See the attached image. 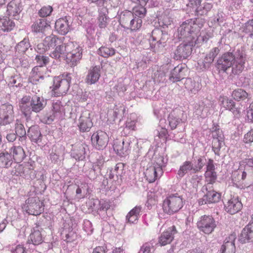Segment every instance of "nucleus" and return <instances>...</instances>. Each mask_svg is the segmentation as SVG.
Returning a JSON list of instances; mask_svg holds the SVG:
<instances>
[{
  "label": "nucleus",
  "instance_id": "nucleus-1",
  "mask_svg": "<svg viewBox=\"0 0 253 253\" xmlns=\"http://www.w3.org/2000/svg\"><path fill=\"white\" fill-rule=\"evenodd\" d=\"M247 55L242 47L234 49L232 52L223 53L217 60L215 68L219 73H225L232 68V73L239 75L244 69Z\"/></svg>",
  "mask_w": 253,
  "mask_h": 253
},
{
  "label": "nucleus",
  "instance_id": "nucleus-2",
  "mask_svg": "<svg viewBox=\"0 0 253 253\" xmlns=\"http://www.w3.org/2000/svg\"><path fill=\"white\" fill-rule=\"evenodd\" d=\"M184 202L182 196H178L177 194L170 195L163 202V212L169 215H172L183 207Z\"/></svg>",
  "mask_w": 253,
  "mask_h": 253
},
{
  "label": "nucleus",
  "instance_id": "nucleus-3",
  "mask_svg": "<svg viewBox=\"0 0 253 253\" xmlns=\"http://www.w3.org/2000/svg\"><path fill=\"white\" fill-rule=\"evenodd\" d=\"M197 20V19H190L183 22L177 29L178 38H189V41L194 39L196 32L199 30Z\"/></svg>",
  "mask_w": 253,
  "mask_h": 253
},
{
  "label": "nucleus",
  "instance_id": "nucleus-4",
  "mask_svg": "<svg viewBox=\"0 0 253 253\" xmlns=\"http://www.w3.org/2000/svg\"><path fill=\"white\" fill-rule=\"evenodd\" d=\"M151 37L152 42L150 40V45L151 48L164 47L169 38L167 32L159 28L154 29L151 32Z\"/></svg>",
  "mask_w": 253,
  "mask_h": 253
},
{
  "label": "nucleus",
  "instance_id": "nucleus-5",
  "mask_svg": "<svg viewBox=\"0 0 253 253\" xmlns=\"http://www.w3.org/2000/svg\"><path fill=\"white\" fill-rule=\"evenodd\" d=\"M25 203L26 204L23 209L29 214L37 215L43 211V203L40 200L39 197L29 198Z\"/></svg>",
  "mask_w": 253,
  "mask_h": 253
},
{
  "label": "nucleus",
  "instance_id": "nucleus-6",
  "mask_svg": "<svg viewBox=\"0 0 253 253\" xmlns=\"http://www.w3.org/2000/svg\"><path fill=\"white\" fill-rule=\"evenodd\" d=\"M48 222V221L45 218H43L42 220L35 224L36 226L33 227V230L29 236L28 242H31L34 245H39L42 244L43 240L41 231L45 228V223Z\"/></svg>",
  "mask_w": 253,
  "mask_h": 253
},
{
  "label": "nucleus",
  "instance_id": "nucleus-7",
  "mask_svg": "<svg viewBox=\"0 0 253 253\" xmlns=\"http://www.w3.org/2000/svg\"><path fill=\"white\" fill-rule=\"evenodd\" d=\"M198 229L205 234H209L213 231L216 226L215 221L210 215L202 216L197 223Z\"/></svg>",
  "mask_w": 253,
  "mask_h": 253
},
{
  "label": "nucleus",
  "instance_id": "nucleus-8",
  "mask_svg": "<svg viewBox=\"0 0 253 253\" xmlns=\"http://www.w3.org/2000/svg\"><path fill=\"white\" fill-rule=\"evenodd\" d=\"M169 126L170 128L173 130L182 125L186 121V116L184 112L180 109L173 110L169 114L168 117Z\"/></svg>",
  "mask_w": 253,
  "mask_h": 253
},
{
  "label": "nucleus",
  "instance_id": "nucleus-9",
  "mask_svg": "<svg viewBox=\"0 0 253 253\" xmlns=\"http://www.w3.org/2000/svg\"><path fill=\"white\" fill-rule=\"evenodd\" d=\"M14 115L13 107L9 104H4L0 108V125L6 126L13 122Z\"/></svg>",
  "mask_w": 253,
  "mask_h": 253
},
{
  "label": "nucleus",
  "instance_id": "nucleus-10",
  "mask_svg": "<svg viewBox=\"0 0 253 253\" xmlns=\"http://www.w3.org/2000/svg\"><path fill=\"white\" fill-rule=\"evenodd\" d=\"M74 47V44L72 42L62 43L56 46L54 50L50 54V56L59 61L66 60L67 54Z\"/></svg>",
  "mask_w": 253,
  "mask_h": 253
},
{
  "label": "nucleus",
  "instance_id": "nucleus-11",
  "mask_svg": "<svg viewBox=\"0 0 253 253\" xmlns=\"http://www.w3.org/2000/svg\"><path fill=\"white\" fill-rule=\"evenodd\" d=\"M91 140L93 146L96 149L103 150L108 144L109 137L104 131H96L92 135Z\"/></svg>",
  "mask_w": 253,
  "mask_h": 253
},
{
  "label": "nucleus",
  "instance_id": "nucleus-12",
  "mask_svg": "<svg viewBox=\"0 0 253 253\" xmlns=\"http://www.w3.org/2000/svg\"><path fill=\"white\" fill-rule=\"evenodd\" d=\"M38 66L34 67L32 71L33 81H39V79H43L44 76L41 74L42 69L49 62V58L43 55H37L35 58Z\"/></svg>",
  "mask_w": 253,
  "mask_h": 253
},
{
  "label": "nucleus",
  "instance_id": "nucleus-13",
  "mask_svg": "<svg viewBox=\"0 0 253 253\" xmlns=\"http://www.w3.org/2000/svg\"><path fill=\"white\" fill-rule=\"evenodd\" d=\"M192 46L189 43L180 44L174 52V59L180 60L187 59L191 54Z\"/></svg>",
  "mask_w": 253,
  "mask_h": 253
},
{
  "label": "nucleus",
  "instance_id": "nucleus-14",
  "mask_svg": "<svg viewBox=\"0 0 253 253\" xmlns=\"http://www.w3.org/2000/svg\"><path fill=\"white\" fill-rule=\"evenodd\" d=\"M70 87V84L67 81L61 79L60 77H55L53 80L52 91L54 95L59 96L66 94Z\"/></svg>",
  "mask_w": 253,
  "mask_h": 253
},
{
  "label": "nucleus",
  "instance_id": "nucleus-15",
  "mask_svg": "<svg viewBox=\"0 0 253 253\" xmlns=\"http://www.w3.org/2000/svg\"><path fill=\"white\" fill-rule=\"evenodd\" d=\"M188 70L185 65H179L171 70L169 75V80L175 83L185 79Z\"/></svg>",
  "mask_w": 253,
  "mask_h": 253
},
{
  "label": "nucleus",
  "instance_id": "nucleus-16",
  "mask_svg": "<svg viewBox=\"0 0 253 253\" xmlns=\"http://www.w3.org/2000/svg\"><path fill=\"white\" fill-rule=\"evenodd\" d=\"M207 193L199 200V203L203 205L208 204H212L218 202L221 199V194L213 190V187L205 190Z\"/></svg>",
  "mask_w": 253,
  "mask_h": 253
},
{
  "label": "nucleus",
  "instance_id": "nucleus-17",
  "mask_svg": "<svg viewBox=\"0 0 253 253\" xmlns=\"http://www.w3.org/2000/svg\"><path fill=\"white\" fill-rule=\"evenodd\" d=\"M162 166L158 165V167L151 166L147 168L144 172L146 179L149 183L154 182L158 178L163 174Z\"/></svg>",
  "mask_w": 253,
  "mask_h": 253
},
{
  "label": "nucleus",
  "instance_id": "nucleus-18",
  "mask_svg": "<svg viewBox=\"0 0 253 253\" xmlns=\"http://www.w3.org/2000/svg\"><path fill=\"white\" fill-rule=\"evenodd\" d=\"M46 101L42 97L37 95L33 96L31 98V103H30V111L29 117L32 114V112L39 113L46 106Z\"/></svg>",
  "mask_w": 253,
  "mask_h": 253
},
{
  "label": "nucleus",
  "instance_id": "nucleus-19",
  "mask_svg": "<svg viewBox=\"0 0 253 253\" xmlns=\"http://www.w3.org/2000/svg\"><path fill=\"white\" fill-rule=\"evenodd\" d=\"M78 126L81 131L88 132L93 126V123L90 118V113L88 111H85L82 114L79 120Z\"/></svg>",
  "mask_w": 253,
  "mask_h": 253
},
{
  "label": "nucleus",
  "instance_id": "nucleus-20",
  "mask_svg": "<svg viewBox=\"0 0 253 253\" xmlns=\"http://www.w3.org/2000/svg\"><path fill=\"white\" fill-rule=\"evenodd\" d=\"M82 49L77 46L75 48L73 47L67 54L66 61L70 66L76 65L77 62L80 60L82 55Z\"/></svg>",
  "mask_w": 253,
  "mask_h": 253
},
{
  "label": "nucleus",
  "instance_id": "nucleus-21",
  "mask_svg": "<svg viewBox=\"0 0 253 253\" xmlns=\"http://www.w3.org/2000/svg\"><path fill=\"white\" fill-rule=\"evenodd\" d=\"M22 10V7L20 3L11 1L7 4L6 12L9 17L18 20L20 18Z\"/></svg>",
  "mask_w": 253,
  "mask_h": 253
},
{
  "label": "nucleus",
  "instance_id": "nucleus-22",
  "mask_svg": "<svg viewBox=\"0 0 253 253\" xmlns=\"http://www.w3.org/2000/svg\"><path fill=\"white\" fill-rule=\"evenodd\" d=\"M129 144L128 141L116 140L114 141L113 149L117 154L120 156H125L128 154L129 151Z\"/></svg>",
  "mask_w": 253,
  "mask_h": 253
},
{
  "label": "nucleus",
  "instance_id": "nucleus-23",
  "mask_svg": "<svg viewBox=\"0 0 253 253\" xmlns=\"http://www.w3.org/2000/svg\"><path fill=\"white\" fill-rule=\"evenodd\" d=\"M177 233L175 226L169 227L164 231L159 238V242L162 246L170 244L174 239V235Z\"/></svg>",
  "mask_w": 253,
  "mask_h": 253
},
{
  "label": "nucleus",
  "instance_id": "nucleus-24",
  "mask_svg": "<svg viewBox=\"0 0 253 253\" xmlns=\"http://www.w3.org/2000/svg\"><path fill=\"white\" fill-rule=\"evenodd\" d=\"M58 42L60 40L55 38H46L43 42L39 43L35 50L40 54H43L50 47L55 46Z\"/></svg>",
  "mask_w": 253,
  "mask_h": 253
},
{
  "label": "nucleus",
  "instance_id": "nucleus-25",
  "mask_svg": "<svg viewBox=\"0 0 253 253\" xmlns=\"http://www.w3.org/2000/svg\"><path fill=\"white\" fill-rule=\"evenodd\" d=\"M239 240L242 244L253 242V222H250L242 230Z\"/></svg>",
  "mask_w": 253,
  "mask_h": 253
},
{
  "label": "nucleus",
  "instance_id": "nucleus-26",
  "mask_svg": "<svg viewBox=\"0 0 253 253\" xmlns=\"http://www.w3.org/2000/svg\"><path fill=\"white\" fill-rule=\"evenodd\" d=\"M243 205L237 198H231L225 205V210L229 213L234 214L239 211L242 208Z\"/></svg>",
  "mask_w": 253,
  "mask_h": 253
},
{
  "label": "nucleus",
  "instance_id": "nucleus-27",
  "mask_svg": "<svg viewBox=\"0 0 253 253\" xmlns=\"http://www.w3.org/2000/svg\"><path fill=\"white\" fill-rule=\"evenodd\" d=\"M87 146L85 144L79 143L75 145L71 152V156L76 160L82 161L85 158Z\"/></svg>",
  "mask_w": 253,
  "mask_h": 253
},
{
  "label": "nucleus",
  "instance_id": "nucleus-28",
  "mask_svg": "<svg viewBox=\"0 0 253 253\" xmlns=\"http://www.w3.org/2000/svg\"><path fill=\"white\" fill-rule=\"evenodd\" d=\"M55 27L57 31L62 35H65L70 30L69 19L67 16L59 18L55 23Z\"/></svg>",
  "mask_w": 253,
  "mask_h": 253
},
{
  "label": "nucleus",
  "instance_id": "nucleus-29",
  "mask_svg": "<svg viewBox=\"0 0 253 253\" xmlns=\"http://www.w3.org/2000/svg\"><path fill=\"white\" fill-rule=\"evenodd\" d=\"M27 134L32 141L36 143L42 142V135L38 126L34 125L30 127L27 131Z\"/></svg>",
  "mask_w": 253,
  "mask_h": 253
},
{
  "label": "nucleus",
  "instance_id": "nucleus-30",
  "mask_svg": "<svg viewBox=\"0 0 253 253\" xmlns=\"http://www.w3.org/2000/svg\"><path fill=\"white\" fill-rule=\"evenodd\" d=\"M119 23L121 26L127 29L130 23L133 20V13L129 10H125L119 14Z\"/></svg>",
  "mask_w": 253,
  "mask_h": 253
},
{
  "label": "nucleus",
  "instance_id": "nucleus-31",
  "mask_svg": "<svg viewBox=\"0 0 253 253\" xmlns=\"http://www.w3.org/2000/svg\"><path fill=\"white\" fill-rule=\"evenodd\" d=\"M100 67L94 66L88 71L86 78V83L88 84H92L96 83L100 77Z\"/></svg>",
  "mask_w": 253,
  "mask_h": 253
},
{
  "label": "nucleus",
  "instance_id": "nucleus-32",
  "mask_svg": "<svg viewBox=\"0 0 253 253\" xmlns=\"http://www.w3.org/2000/svg\"><path fill=\"white\" fill-rule=\"evenodd\" d=\"M31 98L30 96L26 95L22 97L19 102L20 109L26 117H29L30 111L29 106L30 103H31Z\"/></svg>",
  "mask_w": 253,
  "mask_h": 253
},
{
  "label": "nucleus",
  "instance_id": "nucleus-33",
  "mask_svg": "<svg viewBox=\"0 0 253 253\" xmlns=\"http://www.w3.org/2000/svg\"><path fill=\"white\" fill-rule=\"evenodd\" d=\"M141 209V206H136L133 208L126 216V222L130 224L136 223Z\"/></svg>",
  "mask_w": 253,
  "mask_h": 253
},
{
  "label": "nucleus",
  "instance_id": "nucleus-34",
  "mask_svg": "<svg viewBox=\"0 0 253 253\" xmlns=\"http://www.w3.org/2000/svg\"><path fill=\"white\" fill-rule=\"evenodd\" d=\"M15 26V22L11 20L9 17L3 16L0 17V30L3 32L10 31Z\"/></svg>",
  "mask_w": 253,
  "mask_h": 253
},
{
  "label": "nucleus",
  "instance_id": "nucleus-35",
  "mask_svg": "<svg viewBox=\"0 0 253 253\" xmlns=\"http://www.w3.org/2000/svg\"><path fill=\"white\" fill-rule=\"evenodd\" d=\"M50 25L44 19H39L32 26V31L35 33H43Z\"/></svg>",
  "mask_w": 253,
  "mask_h": 253
},
{
  "label": "nucleus",
  "instance_id": "nucleus-36",
  "mask_svg": "<svg viewBox=\"0 0 253 253\" xmlns=\"http://www.w3.org/2000/svg\"><path fill=\"white\" fill-rule=\"evenodd\" d=\"M192 157V168H193V173H197L201 170L203 168L205 163L204 157L200 156H194Z\"/></svg>",
  "mask_w": 253,
  "mask_h": 253
},
{
  "label": "nucleus",
  "instance_id": "nucleus-37",
  "mask_svg": "<svg viewBox=\"0 0 253 253\" xmlns=\"http://www.w3.org/2000/svg\"><path fill=\"white\" fill-rule=\"evenodd\" d=\"M10 153L13 154V159L17 163H20L25 158L26 155L21 146H14L10 149Z\"/></svg>",
  "mask_w": 253,
  "mask_h": 253
},
{
  "label": "nucleus",
  "instance_id": "nucleus-38",
  "mask_svg": "<svg viewBox=\"0 0 253 253\" xmlns=\"http://www.w3.org/2000/svg\"><path fill=\"white\" fill-rule=\"evenodd\" d=\"M13 163V159L10 153L2 152L0 153V167L8 168Z\"/></svg>",
  "mask_w": 253,
  "mask_h": 253
},
{
  "label": "nucleus",
  "instance_id": "nucleus-39",
  "mask_svg": "<svg viewBox=\"0 0 253 253\" xmlns=\"http://www.w3.org/2000/svg\"><path fill=\"white\" fill-rule=\"evenodd\" d=\"M251 163L252 165L248 164L245 166L241 176L242 180L247 179L249 183L253 182V162H251Z\"/></svg>",
  "mask_w": 253,
  "mask_h": 253
},
{
  "label": "nucleus",
  "instance_id": "nucleus-40",
  "mask_svg": "<svg viewBox=\"0 0 253 253\" xmlns=\"http://www.w3.org/2000/svg\"><path fill=\"white\" fill-rule=\"evenodd\" d=\"M15 126V134L19 137V140L21 142H25L27 133L23 125L17 120Z\"/></svg>",
  "mask_w": 253,
  "mask_h": 253
},
{
  "label": "nucleus",
  "instance_id": "nucleus-41",
  "mask_svg": "<svg viewBox=\"0 0 253 253\" xmlns=\"http://www.w3.org/2000/svg\"><path fill=\"white\" fill-rule=\"evenodd\" d=\"M205 177L207 183L202 187V191L203 192L204 190H207L212 188V185L215 182L217 178L216 172H206Z\"/></svg>",
  "mask_w": 253,
  "mask_h": 253
},
{
  "label": "nucleus",
  "instance_id": "nucleus-42",
  "mask_svg": "<svg viewBox=\"0 0 253 253\" xmlns=\"http://www.w3.org/2000/svg\"><path fill=\"white\" fill-rule=\"evenodd\" d=\"M207 104L205 102H201L198 105H195V112L197 115L205 117L208 115L211 106L210 103Z\"/></svg>",
  "mask_w": 253,
  "mask_h": 253
},
{
  "label": "nucleus",
  "instance_id": "nucleus-43",
  "mask_svg": "<svg viewBox=\"0 0 253 253\" xmlns=\"http://www.w3.org/2000/svg\"><path fill=\"white\" fill-rule=\"evenodd\" d=\"M192 162L189 161L184 162L180 167L177 172V175L179 178L183 177L188 172L193 173Z\"/></svg>",
  "mask_w": 253,
  "mask_h": 253
},
{
  "label": "nucleus",
  "instance_id": "nucleus-44",
  "mask_svg": "<svg viewBox=\"0 0 253 253\" xmlns=\"http://www.w3.org/2000/svg\"><path fill=\"white\" fill-rule=\"evenodd\" d=\"M236 248L234 240L229 241L227 239L221 246L220 252L221 253H235Z\"/></svg>",
  "mask_w": 253,
  "mask_h": 253
},
{
  "label": "nucleus",
  "instance_id": "nucleus-45",
  "mask_svg": "<svg viewBox=\"0 0 253 253\" xmlns=\"http://www.w3.org/2000/svg\"><path fill=\"white\" fill-rule=\"evenodd\" d=\"M224 106L231 111L235 116L240 115L241 113L240 109L236 107L235 102L231 99H226L223 101Z\"/></svg>",
  "mask_w": 253,
  "mask_h": 253
},
{
  "label": "nucleus",
  "instance_id": "nucleus-46",
  "mask_svg": "<svg viewBox=\"0 0 253 253\" xmlns=\"http://www.w3.org/2000/svg\"><path fill=\"white\" fill-rule=\"evenodd\" d=\"M30 47L31 45L29 39L27 38H24L16 45L15 49L16 51L19 53H24Z\"/></svg>",
  "mask_w": 253,
  "mask_h": 253
},
{
  "label": "nucleus",
  "instance_id": "nucleus-47",
  "mask_svg": "<svg viewBox=\"0 0 253 253\" xmlns=\"http://www.w3.org/2000/svg\"><path fill=\"white\" fill-rule=\"evenodd\" d=\"M248 96V93L243 89L238 88L235 89L232 93L233 98L238 101L246 99Z\"/></svg>",
  "mask_w": 253,
  "mask_h": 253
},
{
  "label": "nucleus",
  "instance_id": "nucleus-48",
  "mask_svg": "<svg viewBox=\"0 0 253 253\" xmlns=\"http://www.w3.org/2000/svg\"><path fill=\"white\" fill-rule=\"evenodd\" d=\"M189 3L188 6L195 8V11L197 13H199L202 8L210 9L211 6L209 4L205 5L204 7L201 5L202 0H188Z\"/></svg>",
  "mask_w": 253,
  "mask_h": 253
},
{
  "label": "nucleus",
  "instance_id": "nucleus-49",
  "mask_svg": "<svg viewBox=\"0 0 253 253\" xmlns=\"http://www.w3.org/2000/svg\"><path fill=\"white\" fill-rule=\"evenodd\" d=\"M97 53L100 56L107 58L109 56L114 55L115 53V50L113 48L101 46L98 49Z\"/></svg>",
  "mask_w": 253,
  "mask_h": 253
},
{
  "label": "nucleus",
  "instance_id": "nucleus-50",
  "mask_svg": "<svg viewBox=\"0 0 253 253\" xmlns=\"http://www.w3.org/2000/svg\"><path fill=\"white\" fill-rule=\"evenodd\" d=\"M184 84L185 88L192 92L195 93V91L198 90V85L194 81H193L191 78H186L185 80Z\"/></svg>",
  "mask_w": 253,
  "mask_h": 253
},
{
  "label": "nucleus",
  "instance_id": "nucleus-51",
  "mask_svg": "<svg viewBox=\"0 0 253 253\" xmlns=\"http://www.w3.org/2000/svg\"><path fill=\"white\" fill-rule=\"evenodd\" d=\"M57 117L51 111L49 112H43L41 117L42 122L45 124H50Z\"/></svg>",
  "mask_w": 253,
  "mask_h": 253
},
{
  "label": "nucleus",
  "instance_id": "nucleus-52",
  "mask_svg": "<svg viewBox=\"0 0 253 253\" xmlns=\"http://www.w3.org/2000/svg\"><path fill=\"white\" fill-rule=\"evenodd\" d=\"M213 62V60L206 55L204 59L199 61L198 64L201 69L204 70L209 69Z\"/></svg>",
  "mask_w": 253,
  "mask_h": 253
},
{
  "label": "nucleus",
  "instance_id": "nucleus-53",
  "mask_svg": "<svg viewBox=\"0 0 253 253\" xmlns=\"http://www.w3.org/2000/svg\"><path fill=\"white\" fill-rule=\"evenodd\" d=\"M133 15L136 18H139L141 19L144 17L146 13V9L144 6H137L134 7L132 9Z\"/></svg>",
  "mask_w": 253,
  "mask_h": 253
},
{
  "label": "nucleus",
  "instance_id": "nucleus-54",
  "mask_svg": "<svg viewBox=\"0 0 253 253\" xmlns=\"http://www.w3.org/2000/svg\"><path fill=\"white\" fill-rule=\"evenodd\" d=\"M142 21L139 18H136L134 17L133 18V20L130 23V26H129L127 29L130 30L131 31H136L138 30L142 26Z\"/></svg>",
  "mask_w": 253,
  "mask_h": 253
},
{
  "label": "nucleus",
  "instance_id": "nucleus-55",
  "mask_svg": "<svg viewBox=\"0 0 253 253\" xmlns=\"http://www.w3.org/2000/svg\"><path fill=\"white\" fill-rule=\"evenodd\" d=\"M224 140L214 139L212 141V149L214 154L217 156L220 155L219 151L224 143Z\"/></svg>",
  "mask_w": 253,
  "mask_h": 253
},
{
  "label": "nucleus",
  "instance_id": "nucleus-56",
  "mask_svg": "<svg viewBox=\"0 0 253 253\" xmlns=\"http://www.w3.org/2000/svg\"><path fill=\"white\" fill-rule=\"evenodd\" d=\"M52 11L53 8L51 6H44L40 9L38 14L41 17H46L50 16Z\"/></svg>",
  "mask_w": 253,
  "mask_h": 253
},
{
  "label": "nucleus",
  "instance_id": "nucleus-57",
  "mask_svg": "<svg viewBox=\"0 0 253 253\" xmlns=\"http://www.w3.org/2000/svg\"><path fill=\"white\" fill-rule=\"evenodd\" d=\"M63 110V106L60 102H56L52 104V109L51 111L57 117L60 115Z\"/></svg>",
  "mask_w": 253,
  "mask_h": 253
},
{
  "label": "nucleus",
  "instance_id": "nucleus-58",
  "mask_svg": "<svg viewBox=\"0 0 253 253\" xmlns=\"http://www.w3.org/2000/svg\"><path fill=\"white\" fill-rule=\"evenodd\" d=\"M36 171L31 168L25 167L23 170V174L26 178H30L31 179L36 177Z\"/></svg>",
  "mask_w": 253,
  "mask_h": 253
},
{
  "label": "nucleus",
  "instance_id": "nucleus-59",
  "mask_svg": "<svg viewBox=\"0 0 253 253\" xmlns=\"http://www.w3.org/2000/svg\"><path fill=\"white\" fill-rule=\"evenodd\" d=\"M154 247L150 243H146L141 247L139 253H153Z\"/></svg>",
  "mask_w": 253,
  "mask_h": 253
},
{
  "label": "nucleus",
  "instance_id": "nucleus-60",
  "mask_svg": "<svg viewBox=\"0 0 253 253\" xmlns=\"http://www.w3.org/2000/svg\"><path fill=\"white\" fill-rule=\"evenodd\" d=\"M243 32L246 34H249V35L253 34V19L248 21L245 24L243 28Z\"/></svg>",
  "mask_w": 253,
  "mask_h": 253
},
{
  "label": "nucleus",
  "instance_id": "nucleus-61",
  "mask_svg": "<svg viewBox=\"0 0 253 253\" xmlns=\"http://www.w3.org/2000/svg\"><path fill=\"white\" fill-rule=\"evenodd\" d=\"M219 52L220 49L217 47H215L212 48L207 55L214 61V58Z\"/></svg>",
  "mask_w": 253,
  "mask_h": 253
},
{
  "label": "nucleus",
  "instance_id": "nucleus-62",
  "mask_svg": "<svg viewBox=\"0 0 253 253\" xmlns=\"http://www.w3.org/2000/svg\"><path fill=\"white\" fill-rule=\"evenodd\" d=\"M244 141L246 143L253 142V129H251L248 132L245 134Z\"/></svg>",
  "mask_w": 253,
  "mask_h": 253
},
{
  "label": "nucleus",
  "instance_id": "nucleus-63",
  "mask_svg": "<svg viewBox=\"0 0 253 253\" xmlns=\"http://www.w3.org/2000/svg\"><path fill=\"white\" fill-rule=\"evenodd\" d=\"M247 121L250 123H253V104H250L247 110Z\"/></svg>",
  "mask_w": 253,
  "mask_h": 253
},
{
  "label": "nucleus",
  "instance_id": "nucleus-64",
  "mask_svg": "<svg viewBox=\"0 0 253 253\" xmlns=\"http://www.w3.org/2000/svg\"><path fill=\"white\" fill-rule=\"evenodd\" d=\"M12 253H26L25 248L22 245H17L11 250Z\"/></svg>",
  "mask_w": 253,
  "mask_h": 253
}]
</instances>
